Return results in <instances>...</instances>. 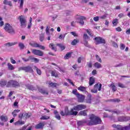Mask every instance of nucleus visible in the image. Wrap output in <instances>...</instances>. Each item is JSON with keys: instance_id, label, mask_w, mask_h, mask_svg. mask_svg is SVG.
<instances>
[{"instance_id": "c9c22d12", "label": "nucleus", "mask_w": 130, "mask_h": 130, "mask_svg": "<svg viewBox=\"0 0 130 130\" xmlns=\"http://www.w3.org/2000/svg\"><path fill=\"white\" fill-rule=\"evenodd\" d=\"M18 46L20 48V50H23V49L25 48V45L22 43H19L18 44Z\"/></svg>"}, {"instance_id": "e2e57ef3", "label": "nucleus", "mask_w": 130, "mask_h": 130, "mask_svg": "<svg viewBox=\"0 0 130 130\" xmlns=\"http://www.w3.org/2000/svg\"><path fill=\"white\" fill-rule=\"evenodd\" d=\"M91 93H97L98 92V90L96 88H94L91 90Z\"/></svg>"}, {"instance_id": "6e6552de", "label": "nucleus", "mask_w": 130, "mask_h": 130, "mask_svg": "<svg viewBox=\"0 0 130 130\" xmlns=\"http://www.w3.org/2000/svg\"><path fill=\"white\" fill-rule=\"evenodd\" d=\"M75 18L76 20H79V21L77 22V23H79V24H80V25H84V24H85V22H84V20H86V17L85 16H81L79 15H76L75 16Z\"/></svg>"}, {"instance_id": "a878e982", "label": "nucleus", "mask_w": 130, "mask_h": 130, "mask_svg": "<svg viewBox=\"0 0 130 130\" xmlns=\"http://www.w3.org/2000/svg\"><path fill=\"white\" fill-rule=\"evenodd\" d=\"M102 87V84H95L94 85V88L95 89H98V91H101V88Z\"/></svg>"}, {"instance_id": "37998d69", "label": "nucleus", "mask_w": 130, "mask_h": 130, "mask_svg": "<svg viewBox=\"0 0 130 130\" xmlns=\"http://www.w3.org/2000/svg\"><path fill=\"white\" fill-rule=\"evenodd\" d=\"M57 46H59V48H60L61 50H64V49H66V47H64V46H63L61 44H57Z\"/></svg>"}, {"instance_id": "473e14b6", "label": "nucleus", "mask_w": 130, "mask_h": 130, "mask_svg": "<svg viewBox=\"0 0 130 130\" xmlns=\"http://www.w3.org/2000/svg\"><path fill=\"white\" fill-rule=\"evenodd\" d=\"M8 70L10 71H14L15 70V67H14V66L12 65L10 63H8Z\"/></svg>"}, {"instance_id": "338daca9", "label": "nucleus", "mask_w": 130, "mask_h": 130, "mask_svg": "<svg viewBox=\"0 0 130 130\" xmlns=\"http://www.w3.org/2000/svg\"><path fill=\"white\" fill-rule=\"evenodd\" d=\"M92 75L93 76H95V75H97V71L96 70H93L91 72Z\"/></svg>"}, {"instance_id": "e433bc0d", "label": "nucleus", "mask_w": 130, "mask_h": 130, "mask_svg": "<svg viewBox=\"0 0 130 130\" xmlns=\"http://www.w3.org/2000/svg\"><path fill=\"white\" fill-rule=\"evenodd\" d=\"M49 47L50 48H51L52 50H54V51H56V47H54V45L53 44H50Z\"/></svg>"}, {"instance_id": "7c9ffc66", "label": "nucleus", "mask_w": 130, "mask_h": 130, "mask_svg": "<svg viewBox=\"0 0 130 130\" xmlns=\"http://www.w3.org/2000/svg\"><path fill=\"white\" fill-rule=\"evenodd\" d=\"M118 23V19L115 18L112 21V24L114 27L117 26V23Z\"/></svg>"}, {"instance_id": "4468645a", "label": "nucleus", "mask_w": 130, "mask_h": 130, "mask_svg": "<svg viewBox=\"0 0 130 130\" xmlns=\"http://www.w3.org/2000/svg\"><path fill=\"white\" fill-rule=\"evenodd\" d=\"M44 127V123L40 122L35 126L36 129H42Z\"/></svg>"}, {"instance_id": "c85d7f7f", "label": "nucleus", "mask_w": 130, "mask_h": 130, "mask_svg": "<svg viewBox=\"0 0 130 130\" xmlns=\"http://www.w3.org/2000/svg\"><path fill=\"white\" fill-rule=\"evenodd\" d=\"M8 85V83H7V81L6 80H2L0 81V86L1 87H5V86H6Z\"/></svg>"}, {"instance_id": "8fccbe9b", "label": "nucleus", "mask_w": 130, "mask_h": 130, "mask_svg": "<svg viewBox=\"0 0 130 130\" xmlns=\"http://www.w3.org/2000/svg\"><path fill=\"white\" fill-rule=\"evenodd\" d=\"M31 56H28L27 59H25V58H22V59L23 60V61L27 62L29 61V60H31Z\"/></svg>"}, {"instance_id": "72a5a7b5", "label": "nucleus", "mask_w": 130, "mask_h": 130, "mask_svg": "<svg viewBox=\"0 0 130 130\" xmlns=\"http://www.w3.org/2000/svg\"><path fill=\"white\" fill-rule=\"evenodd\" d=\"M34 69L36 70L37 73L38 74V75H39V76H41V74L42 73V72H41V70L38 69V68H37V67L36 66H34Z\"/></svg>"}, {"instance_id": "7ed1b4c3", "label": "nucleus", "mask_w": 130, "mask_h": 130, "mask_svg": "<svg viewBox=\"0 0 130 130\" xmlns=\"http://www.w3.org/2000/svg\"><path fill=\"white\" fill-rule=\"evenodd\" d=\"M7 88L10 87L17 88V87H20V83L16 80H11L7 83Z\"/></svg>"}, {"instance_id": "a19ab883", "label": "nucleus", "mask_w": 130, "mask_h": 130, "mask_svg": "<svg viewBox=\"0 0 130 130\" xmlns=\"http://www.w3.org/2000/svg\"><path fill=\"white\" fill-rule=\"evenodd\" d=\"M16 44H17V42H14V43H7L6 44V46H13V45H16Z\"/></svg>"}, {"instance_id": "58836bf2", "label": "nucleus", "mask_w": 130, "mask_h": 130, "mask_svg": "<svg viewBox=\"0 0 130 130\" xmlns=\"http://www.w3.org/2000/svg\"><path fill=\"white\" fill-rule=\"evenodd\" d=\"M32 26V17L29 18V24L27 25L28 29H30Z\"/></svg>"}, {"instance_id": "5fc2aeb1", "label": "nucleus", "mask_w": 130, "mask_h": 130, "mask_svg": "<svg viewBox=\"0 0 130 130\" xmlns=\"http://www.w3.org/2000/svg\"><path fill=\"white\" fill-rule=\"evenodd\" d=\"M72 93H73V94H74V95H76V96H77L80 94V93L77 92V89H74L72 91Z\"/></svg>"}, {"instance_id": "412c9836", "label": "nucleus", "mask_w": 130, "mask_h": 130, "mask_svg": "<svg viewBox=\"0 0 130 130\" xmlns=\"http://www.w3.org/2000/svg\"><path fill=\"white\" fill-rule=\"evenodd\" d=\"M95 84V78L94 77H90L89 78V86H92Z\"/></svg>"}, {"instance_id": "f257e3e1", "label": "nucleus", "mask_w": 130, "mask_h": 130, "mask_svg": "<svg viewBox=\"0 0 130 130\" xmlns=\"http://www.w3.org/2000/svg\"><path fill=\"white\" fill-rule=\"evenodd\" d=\"M86 108L87 106L84 104L77 105L71 109L70 111L69 110V107H65L64 111H61L60 114L61 116H69L71 115L76 116L78 114V111L86 109ZM74 110H75V111Z\"/></svg>"}, {"instance_id": "3c124183", "label": "nucleus", "mask_w": 130, "mask_h": 130, "mask_svg": "<svg viewBox=\"0 0 130 130\" xmlns=\"http://www.w3.org/2000/svg\"><path fill=\"white\" fill-rule=\"evenodd\" d=\"M49 85L50 86V87H54L55 88H56V86L57 85V83L51 82L49 83Z\"/></svg>"}, {"instance_id": "09e8293b", "label": "nucleus", "mask_w": 130, "mask_h": 130, "mask_svg": "<svg viewBox=\"0 0 130 130\" xmlns=\"http://www.w3.org/2000/svg\"><path fill=\"white\" fill-rule=\"evenodd\" d=\"M95 58H96V60L98 61H99V62H102V60H101V58H100V57H99V55H96Z\"/></svg>"}, {"instance_id": "864d4df0", "label": "nucleus", "mask_w": 130, "mask_h": 130, "mask_svg": "<svg viewBox=\"0 0 130 130\" xmlns=\"http://www.w3.org/2000/svg\"><path fill=\"white\" fill-rule=\"evenodd\" d=\"M71 54H72L71 53L66 54V56L64 57V58H65V59H69V58L71 57Z\"/></svg>"}, {"instance_id": "1a4fd4ad", "label": "nucleus", "mask_w": 130, "mask_h": 130, "mask_svg": "<svg viewBox=\"0 0 130 130\" xmlns=\"http://www.w3.org/2000/svg\"><path fill=\"white\" fill-rule=\"evenodd\" d=\"M112 126V127L117 128V130H130V123H129V125L125 126L124 127L118 125L117 126L116 124H113Z\"/></svg>"}, {"instance_id": "20e7f679", "label": "nucleus", "mask_w": 130, "mask_h": 130, "mask_svg": "<svg viewBox=\"0 0 130 130\" xmlns=\"http://www.w3.org/2000/svg\"><path fill=\"white\" fill-rule=\"evenodd\" d=\"M95 45H99V44H105L106 41L105 39L101 37H96L93 39Z\"/></svg>"}, {"instance_id": "393cba45", "label": "nucleus", "mask_w": 130, "mask_h": 130, "mask_svg": "<svg viewBox=\"0 0 130 130\" xmlns=\"http://www.w3.org/2000/svg\"><path fill=\"white\" fill-rule=\"evenodd\" d=\"M20 111H21V110L19 109L14 110V111L12 112L13 117H16V116H17V114L19 113Z\"/></svg>"}, {"instance_id": "39448f33", "label": "nucleus", "mask_w": 130, "mask_h": 130, "mask_svg": "<svg viewBox=\"0 0 130 130\" xmlns=\"http://www.w3.org/2000/svg\"><path fill=\"white\" fill-rule=\"evenodd\" d=\"M18 20H19L20 26L22 28L26 27V26H27V20H26L24 16L21 15L19 16Z\"/></svg>"}, {"instance_id": "0eeeda50", "label": "nucleus", "mask_w": 130, "mask_h": 130, "mask_svg": "<svg viewBox=\"0 0 130 130\" xmlns=\"http://www.w3.org/2000/svg\"><path fill=\"white\" fill-rule=\"evenodd\" d=\"M19 71H24L25 73H34L33 69L30 66L20 67Z\"/></svg>"}, {"instance_id": "f3484780", "label": "nucleus", "mask_w": 130, "mask_h": 130, "mask_svg": "<svg viewBox=\"0 0 130 130\" xmlns=\"http://www.w3.org/2000/svg\"><path fill=\"white\" fill-rule=\"evenodd\" d=\"M25 124V121L22 120H18L14 123V125L19 126L20 125H24Z\"/></svg>"}, {"instance_id": "774afa93", "label": "nucleus", "mask_w": 130, "mask_h": 130, "mask_svg": "<svg viewBox=\"0 0 130 130\" xmlns=\"http://www.w3.org/2000/svg\"><path fill=\"white\" fill-rule=\"evenodd\" d=\"M122 29L120 27H118L116 28V30L117 31V32H121Z\"/></svg>"}, {"instance_id": "c756f323", "label": "nucleus", "mask_w": 130, "mask_h": 130, "mask_svg": "<svg viewBox=\"0 0 130 130\" xmlns=\"http://www.w3.org/2000/svg\"><path fill=\"white\" fill-rule=\"evenodd\" d=\"M94 67H95L96 69H101L102 65H101V63L96 62L94 64Z\"/></svg>"}, {"instance_id": "052dcab7", "label": "nucleus", "mask_w": 130, "mask_h": 130, "mask_svg": "<svg viewBox=\"0 0 130 130\" xmlns=\"http://www.w3.org/2000/svg\"><path fill=\"white\" fill-rule=\"evenodd\" d=\"M72 35H73L74 37H78V34L76 33L75 31H72L70 32Z\"/></svg>"}, {"instance_id": "aec40b11", "label": "nucleus", "mask_w": 130, "mask_h": 130, "mask_svg": "<svg viewBox=\"0 0 130 130\" xmlns=\"http://www.w3.org/2000/svg\"><path fill=\"white\" fill-rule=\"evenodd\" d=\"M79 116H87L88 114H87V110L80 111L78 113Z\"/></svg>"}, {"instance_id": "bf43d9fd", "label": "nucleus", "mask_w": 130, "mask_h": 130, "mask_svg": "<svg viewBox=\"0 0 130 130\" xmlns=\"http://www.w3.org/2000/svg\"><path fill=\"white\" fill-rule=\"evenodd\" d=\"M118 87H120V88H125V86H124V85H123L121 83H118Z\"/></svg>"}, {"instance_id": "b1692460", "label": "nucleus", "mask_w": 130, "mask_h": 130, "mask_svg": "<svg viewBox=\"0 0 130 130\" xmlns=\"http://www.w3.org/2000/svg\"><path fill=\"white\" fill-rule=\"evenodd\" d=\"M77 89L81 92H87V87L84 86H80Z\"/></svg>"}, {"instance_id": "dca6fc26", "label": "nucleus", "mask_w": 130, "mask_h": 130, "mask_svg": "<svg viewBox=\"0 0 130 130\" xmlns=\"http://www.w3.org/2000/svg\"><path fill=\"white\" fill-rule=\"evenodd\" d=\"M88 122H89V121H86V120L78 121L77 122V125L78 126H81V125H84V123H86L88 125Z\"/></svg>"}, {"instance_id": "f704fd0d", "label": "nucleus", "mask_w": 130, "mask_h": 130, "mask_svg": "<svg viewBox=\"0 0 130 130\" xmlns=\"http://www.w3.org/2000/svg\"><path fill=\"white\" fill-rule=\"evenodd\" d=\"M51 74L52 77H55V78H57L58 77V75L57 74V73H56V71H52Z\"/></svg>"}, {"instance_id": "4be33fe9", "label": "nucleus", "mask_w": 130, "mask_h": 130, "mask_svg": "<svg viewBox=\"0 0 130 130\" xmlns=\"http://www.w3.org/2000/svg\"><path fill=\"white\" fill-rule=\"evenodd\" d=\"M108 102H113L114 103H118L120 102L119 99H110L107 101Z\"/></svg>"}, {"instance_id": "bb28decb", "label": "nucleus", "mask_w": 130, "mask_h": 130, "mask_svg": "<svg viewBox=\"0 0 130 130\" xmlns=\"http://www.w3.org/2000/svg\"><path fill=\"white\" fill-rule=\"evenodd\" d=\"M109 87H111L113 92H115V91L117 90L116 86H115L114 83H111L110 85H109Z\"/></svg>"}, {"instance_id": "ea45409f", "label": "nucleus", "mask_w": 130, "mask_h": 130, "mask_svg": "<svg viewBox=\"0 0 130 130\" xmlns=\"http://www.w3.org/2000/svg\"><path fill=\"white\" fill-rule=\"evenodd\" d=\"M31 61H35L36 62H39V59H37V58L30 57Z\"/></svg>"}, {"instance_id": "79ce46f5", "label": "nucleus", "mask_w": 130, "mask_h": 130, "mask_svg": "<svg viewBox=\"0 0 130 130\" xmlns=\"http://www.w3.org/2000/svg\"><path fill=\"white\" fill-rule=\"evenodd\" d=\"M83 44L86 46V47H88V48H90V47H91V46L89 44V43L86 40L84 41V43H83Z\"/></svg>"}, {"instance_id": "f8f14e48", "label": "nucleus", "mask_w": 130, "mask_h": 130, "mask_svg": "<svg viewBox=\"0 0 130 130\" xmlns=\"http://www.w3.org/2000/svg\"><path fill=\"white\" fill-rule=\"evenodd\" d=\"M77 98H78V102L79 103H83L85 100V95L80 93L77 96Z\"/></svg>"}, {"instance_id": "c03bdc74", "label": "nucleus", "mask_w": 130, "mask_h": 130, "mask_svg": "<svg viewBox=\"0 0 130 130\" xmlns=\"http://www.w3.org/2000/svg\"><path fill=\"white\" fill-rule=\"evenodd\" d=\"M49 118H50V117H49L48 116H42L41 117V119L43 120H45L46 119H49Z\"/></svg>"}, {"instance_id": "2f4dec72", "label": "nucleus", "mask_w": 130, "mask_h": 130, "mask_svg": "<svg viewBox=\"0 0 130 130\" xmlns=\"http://www.w3.org/2000/svg\"><path fill=\"white\" fill-rule=\"evenodd\" d=\"M79 40L78 39H74L72 42L71 45H77V43H79Z\"/></svg>"}, {"instance_id": "f03ea898", "label": "nucleus", "mask_w": 130, "mask_h": 130, "mask_svg": "<svg viewBox=\"0 0 130 130\" xmlns=\"http://www.w3.org/2000/svg\"><path fill=\"white\" fill-rule=\"evenodd\" d=\"M89 119L87 123V125H95L101 123L102 121L99 117L95 115V114H91L89 115Z\"/></svg>"}, {"instance_id": "69168bd1", "label": "nucleus", "mask_w": 130, "mask_h": 130, "mask_svg": "<svg viewBox=\"0 0 130 130\" xmlns=\"http://www.w3.org/2000/svg\"><path fill=\"white\" fill-rule=\"evenodd\" d=\"M11 63L13 64H15L16 63V60H15L14 59H13V57L10 58Z\"/></svg>"}, {"instance_id": "ddd939ff", "label": "nucleus", "mask_w": 130, "mask_h": 130, "mask_svg": "<svg viewBox=\"0 0 130 130\" xmlns=\"http://www.w3.org/2000/svg\"><path fill=\"white\" fill-rule=\"evenodd\" d=\"M130 120V117H119L118 118V121L122 122V121H128Z\"/></svg>"}, {"instance_id": "a18cd8bd", "label": "nucleus", "mask_w": 130, "mask_h": 130, "mask_svg": "<svg viewBox=\"0 0 130 130\" xmlns=\"http://www.w3.org/2000/svg\"><path fill=\"white\" fill-rule=\"evenodd\" d=\"M44 40V34H41L40 36V41L42 42Z\"/></svg>"}, {"instance_id": "9b49d317", "label": "nucleus", "mask_w": 130, "mask_h": 130, "mask_svg": "<svg viewBox=\"0 0 130 130\" xmlns=\"http://www.w3.org/2000/svg\"><path fill=\"white\" fill-rule=\"evenodd\" d=\"M29 45H30V46H32V47H39V48H40V49H42V50H44V49H45V47H44V46L39 45L38 43H29Z\"/></svg>"}, {"instance_id": "423d86ee", "label": "nucleus", "mask_w": 130, "mask_h": 130, "mask_svg": "<svg viewBox=\"0 0 130 130\" xmlns=\"http://www.w3.org/2000/svg\"><path fill=\"white\" fill-rule=\"evenodd\" d=\"M4 29L6 32L8 33H11L12 34H15V29L13 28V26H11L9 23H6L5 26L4 27Z\"/></svg>"}, {"instance_id": "49530a36", "label": "nucleus", "mask_w": 130, "mask_h": 130, "mask_svg": "<svg viewBox=\"0 0 130 130\" xmlns=\"http://www.w3.org/2000/svg\"><path fill=\"white\" fill-rule=\"evenodd\" d=\"M110 112H112V113H116V114H119V113H120V112L119 110H109V111Z\"/></svg>"}, {"instance_id": "4c0bfd02", "label": "nucleus", "mask_w": 130, "mask_h": 130, "mask_svg": "<svg viewBox=\"0 0 130 130\" xmlns=\"http://www.w3.org/2000/svg\"><path fill=\"white\" fill-rule=\"evenodd\" d=\"M27 88L28 89V90H31V91H34L35 90V87L32 85H28L27 86Z\"/></svg>"}, {"instance_id": "cd10ccee", "label": "nucleus", "mask_w": 130, "mask_h": 130, "mask_svg": "<svg viewBox=\"0 0 130 130\" xmlns=\"http://www.w3.org/2000/svg\"><path fill=\"white\" fill-rule=\"evenodd\" d=\"M4 5H7L8 6H10V7H12L13 4H12V2L8 1V0H4L3 2Z\"/></svg>"}, {"instance_id": "0e129e2a", "label": "nucleus", "mask_w": 130, "mask_h": 130, "mask_svg": "<svg viewBox=\"0 0 130 130\" xmlns=\"http://www.w3.org/2000/svg\"><path fill=\"white\" fill-rule=\"evenodd\" d=\"M113 46H114V47H115L116 48H117L118 47V45H117V43H116L115 42H113Z\"/></svg>"}, {"instance_id": "6ab92c4d", "label": "nucleus", "mask_w": 130, "mask_h": 130, "mask_svg": "<svg viewBox=\"0 0 130 130\" xmlns=\"http://www.w3.org/2000/svg\"><path fill=\"white\" fill-rule=\"evenodd\" d=\"M39 92H40V93H41V94H43V95H48L49 93L48 91H47V90L44 89L43 88H39L38 89Z\"/></svg>"}, {"instance_id": "9d476101", "label": "nucleus", "mask_w": 130, "mask_h": 130, "mask_svg": "<svg viewBox=\"0 0 130 130\" xmlns=\"http://www.w3.org/2000/svg\"><path fill=\"white\" fill-rule=\"evenodd\" d=\"M32 53L35 55H37L38 56H43V55L44 54L43 52H42L41 50L35 49L32 50Z\"/></svg>"}, {"instance_id": "680f3d73", "label": "nucleus", "mask_w": 130, "mask_h": 130, "mask_svg": "<svg viewBox=\"0 0 130 130\" xmlns=\"http://www.w3.org/2000/svg\"><path fill=\"white\" fill-rule=\"evenodd\" d=\"M87 66L88 68H89L90 69L92 68V62H89L87 63Z\"/></svg>"}, {"instance_id": "13d9d810", "label": "nucleus", "mask_w": 130, "mask_h": 130, "mask_svg": "<svg viewBox=\"0 0 130 130\" xmlns=\"http://www.w3.org/2000/svg\"><path fill=\"white\" fill-rule=\"evenodd\" d=\"M23 116H24V114L20 113L19 115H18V118H19V119H23Z\"/></svg>"}, {"instance_id": "de8ad7c7", "label": "nucleus", "mask_w": 130, "mask_h": 130, "mask_svg": "<svg viewBox=\"0 0 130 130\" xmlns=\"http://www.w3.org/2000/svg\"><path fill=\"white\" fill-rule=\"evenodd\" d=\"M125 48V45L124 44H120V49L121 50H124V49Z\"/></svg>"}, {"instance_id": "5701e85b", "label": "nucleus", "mask_w": 130, "mask_h": 130, "mask_svg": "<svg viewBox=\"0 0 130 130\" xmlns=\"http://www.w3.org/2000/svg\"><path fill=\"white\" fill-rule=\"evenodd\" d=\"M54 114H55V118H57L58 120H60V115H59V114H58V112H57V110H55L54 111Z\"/></svg>"}, {"instance_id": "6e6d98bb", "label": "nucleus", "mask_w": 130, "mask_h": 130, "mask_svg": "<svg viewBox=\"0 0 130 130\" xmlns=\"http://www.w3.org/2000/svg\"><path fill=\"white\" fill-rule=\"evenodd\" d=\"M89 38H90L89 37V36H88V35L84 34L83 35V39H84V40H87V39H89Z\"/></svg>"}, {"instance_id": "4d7b16f0", "label": "nucleus", "mask_w": 130, "mask_h": 130, "mask_svg": "<svg viewBox=\"0 0 130 130\" xmlns=\"http://www.w3.org/2000/svg\"><path fill=\"white\" fill-rule=\"evenodd\" d=\"M30 116H31V115H29V114L26 113L24 114L23 115V117L24 118H29V117H30Z\"/></svg>"}, {"instance_id": "a211bd4d", "label": "nucleus", "mask_w": 130, "mask_h": 130, "mask_svg": "<svg viewBox=\"0 0 130 130\" xmlns=\"http://www.w3.org/2000/svg\"><path fill=\"white\" fill-rule=\"evenodd\" d=\"M86 103H91L92 102V94L88 93L86 100Z\"/></svg>"}, {"instance_id": "2eb2a0df", "label": "nucleus", "mask_w": 130, "mask_h": 130, "mask_svg": "<svg viewBox=\"0 0 130 130\" xmlns=\"http://www.w3.org/2000/svg\"><path fill=\"white\" fill-rule=\"evenodd\" d=\"M0 119L1 121H3V122H7L8 121L9 118L8 117V116L7 115H1L0 116Z\"/></svg>"}, {"instance_id": "603ef678", "label": "nucleus", "mask_w": 130, "mask_h": 130, "mask_svg": "<svg viewBox=\"0 0 130 130\" xmlns=\"http://www.w3.org/2000/svg\"><path fill=\"white\" fill-rule=\"evenodd\" d=\"M24 5V0H20V4L19 5V9H23V6Z\"/></svg>"}]
</instances>
